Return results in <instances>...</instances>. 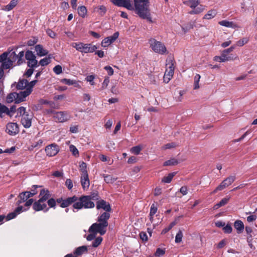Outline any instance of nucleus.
<instances>
[{
  "label": "nucleus",
  "instance_id": "nucleus-1",
  "mask_svg": "<svg viewBox=\"0 0 257 257\" xmlns=\"http://www.w3.org/2000/svg\"><path fill=\"white\" fill-rule=\"evenodd\" d=\"M135 12L143 19L152 22L149 9V0H134Z\"/></svg>",
  "mask_w": 257,
  "mask_h": 257
},
{
  "label": "nucleus",
  "instance_id": "nucleus-2",
  "mask_svg": "<svg viewBox=\"0 0 257 257\" xmlns=\"http://www.w3.org/2000/svg\"><path fill=\"white\" fill-rule=\"evenodd\" d=\"M95 206L94 203L91 200V198L88 196H82L79 198L78 197V200L75 203L73 204L74 209L77 210L84 208H92Z\"/></svg>",
  "mask_w": 257,
  "mask_h": 257
},
{
  "label": "nucleus",
  "instance_id": "nucleus-3",
  "mask_svg": "<svg viewBox=\"0 0 257 257\" xmlns=\"http://www.w3.org/2000/svg\"><path fill=\"white\" fill-rule=\"evenodd\" d=\"M72 46L82 53H93L97 48L95 45L90 43L85 44L81 42L73 43Z\"/></svg>",
  "mask_w": 257,
  "mask_h": 257
},
{
  "label": "nucleus",
  "instance_id": "nucleus-4",
  "mask_svg": "<svg viewBox=\"0 0 257 257\" xmlns=\"http://www.w3.org/2000/svg\"><path fill=\"white\" fill-rule=\"evenodd\" d=\"M150 47L155 53L163 55L167 52L165 45L161 42L157 41L154 38H151L149 40Z\"/></svg>",
  "mask_w": 257,
  "mask_h": 257
},
{
  "label": "nucleus",
  "instance_id": "nucleus-5",
  "mask_svg": "<svg viewBox=\"0 0 257 257\" xmlns=\"http://www.w3.org/2000/svg\"><path fill=\"white\" fill-rule=\"evenodd\" d=\"M108 225L102 223H94L92 224L89 228V232L90 233H99L100 235H104L106 231V227Z\"/></svg>",
  "mask_w": 257,
  "mask_h": 257
},
{
  "label": "nucleus",
  "instance_id": "nucleus-6",
  "mask_svg": "<svg viewBox=\"0 0 257 257\" xmlns=\"http://www.w3.org/2000/svg\"><path fill=\"white\" fill-rule=\"evenodd\" d=\"M235 180V176H229L223 180L211 193V195L215 194L218 191H221L228 186L230 185Z\"/></svg>",
  "mask_w": 257,
  "mask_h": 257
},
{
  "label": "nucleus",
  "instance_id": "nucleus-7",
  "mask_svg": "<svg viewBox=\"0 0 257 257\" xmlns=\"http://www.w3.org/2000/svg\"><path fill=\"white\" fill-rule=\"evenodd\" d=\"M24 56V52L21 51L18 55L15 52H12L9 53V57L13 64L14 62H17V65H20L25 62V60L23 59Z\"/></svg>",
  "mask_w": 257,
  "mask_h": 257
},
{
  "label": "nucleus",
  "instance_id": "nucleus-8",
  "mask_svg": "<svg viewBox=\"0 0 257 257\" xmlns=\"http://www.w3.org/2000/svg\"><path fill=\"white\" fill-rule=\"evenodd\" d=\"M0 62L2 63L0 68H2L3 70L9 69L13 65L7 52L3 53L0 55Z\"/></svg>",
  "mask_w": 257,
  "mask_h": 257
},
{
  "label": "nucleus",
  "instance_id": "nucleus-9",
  "mask_svg": "<svg viewBox=\"0 0 257 257\" xmlns=\"http://www.w3.org/2000/svg\"><path fill=\"white\" fill-rule=\"evenodd\" d=\"M54 118L59 122L68 121L71 118V115L67 111H58L54 112Z\"/></svg>",
  "mask_w": 257,
  "mask_h": 257
},
{
  "label": "nucleus",
  "instance_id": "nucleus-10",
  "mask_svg": "<svg viewBox=\"0 0 257 257\" xmlns=\"http://www.w3.org/2000/svg\"><path fill=\"white\" fill-rule=\"evenodd\" d=\"M110 2L118 7H123L128 10H135L131 0H110Z\"/></svg>",
  "mask_w": 257,
  "mask_h": 257
},
{
  "label": "nucleus",
  "instance_id": "nucleus-11",
  "mask_svg": "<svg viewBox=\"0 0 257 257\" xmlns=\"http://www.w3.org/2000/svg\"><path fill=\"white\" fill-rule=\"evenodd\" d=\"M45 151L47 156L53 157L56 155L59 152V147L56 144H52L46 147Z\"/></svg>",
  "mask_w": 257,
  "mask_h": 257
},
{
  "label": "nucleus",
  "instance_id": "nucleus-12",
  "mask_svg": "<svg viewBox=\"0 0 257 257\" xmlns=\"http://www.w3.org/2000/svg\"><path fill=\"white\" fill-rule=\"evenodd\" d=\"M6 132L11 136H15L19 132L18 125L17 123H8L6 127Z\"/></svg>",
  "mask_w": 257,
  "mask_h": 257
},
{
  "label": "nucleus",
  "instance_id": "nucleus-13",
  "mask_svg": "<svg viewBox=\"0 0 257 257\" xmlns=\"http://www.w3.org/2000/svg\"><path fill=\"white\" fill-rule=\"evenodd\" d=\"M119 33L116 32L112 36L104 38L101 42V46L103 47H107L111 43H113L118 37Z\"/></svg>",
  "mask_w": 257,
  "mask_h": 257
},
{
  "label": "nucleus",
  "instance_id": "nucleus-14",
  "mask_svg": "<svg viewBox=\"0 0 257 257\" xmlns=\"http://www.w3.org/2000/svg\"><path fill=\"white\" fill-rule=\"evenodd\" d=\"M33 208L36 211L43 210L46 212L49 210V208L47 207L46 204L39 199L33 203Z\"/></svg>",
  "mask_w": 257,
  "mask_h": 257
},
{
  "label": "nucleus",
  "instance_id": "nucleus-15",
  "mask_svg": "<svg viewBox=\"0 0 257 257\" xmlns=\"http://www.w3.org/2000/svg\"><path fill=\"white\" fill-rule=\"evenodd\" d=\"M96 208L97 209H102L106 212H109L111 210L109 203L104 200L97 201L96 202Z\"/></svg>",
  "mask_w": 257,
  "mask_h": 257
},
{
  "label": "nucleus",
  "instance_id": "nucleus-16",
  "mask_svg": "<svg viewBox=\"0 0 257 257\" xmlns=\"http://www.w3.org/2000/svg\"><path fill=\"white\" fill-rule=\"evenodd\" d=\"M32 115L29 114L23 115L21 122L25 128H29L32 125Z\"/></svg>",
  "mask_w": 257,
  "mask_h": 257
},
{
  "label": "nucleus",
  "instance_id": "nucleus-17",
  "mask_svg": "<svg viewBox=\"0 0 257 257\" xmlns=\"http://www.w3.org/2000/svg\"><path fill=\"white\" fill-rule=\"evenodd\" d=\"M28 80L25 79H20L18 82H14L12 84V88L16 87L18 90H23L27 87Z\"/></svg>",
  "mask_w": 257,
  "mask_h": 257
},
{
  "label": "nucleus",
  "instance_id": "nucleus-18",
  "mask_svg": "<svg viewBox=\"0 0 257 257\" xmlns=\"http://www.w3.org/2000/svg\"><path fill=\"white\" fill-rule=\"evenodd\" d=\"M78 200V197L76 196L67 198L64 199V201L60 204V206L62 208H65L69 206L72 204H74Z\"/></svg>",
  "mask_w": 257,
  "mask_h": 257
},
{
  "label": "nucleus",
  "instance_id": "nucleus-19",
  "mask_svg": "<svg viewBox=\"0 0 257 257\" xmlns=\"http://www.w3.org/2000/svg\"><path fill=\"white\" fill-rule=\"evenodd\" d=\"M31 94V91L25 90L17 93L18 96H17L16 103H20L23 101H25L26 98Z\"/></svg>",
  "mask_w": 257,
  "mask_h": 257
},
{
  "label": "nucleus",
  "instance_id": "nucleus-20",
  "mask_svg": "<svg viewBox=\"0 0 257 257\" xmlns=\"http://www.w3.org/2000/svg\"><path fill=\"white\" fill-rule=\"evenodd\" d=\"M39 197L41 201L45 203L46 200H48L50 197V192L48 189H41L40 192Z\"/></svg>",
  "mask_w": 257,
  "mask_h": 257
},
{
  "label": "nucleus",
  "instance_id": "nucleus-21",
  "mask_svg": "<svg viewBox=\"0 0 257 257\" xmlns=\"http://www.w3.org/2000/svg\"><path fill=\"white\" fill-rule=\"evenodd\" d=\"M110 218V213L109 212H103L101 214L97 219V221L98 222L102 223L107 225H108V220Z\"/></svg>",
  "mask_w": 257,
  "mask_h": 257
},
{
  "label": "nucleus",
  "instance_id": "nucleus-22",
  "mask_svg": "<svg viewBox=\"0 0 257 257\" xmlns=\"http://www.w3.org/2000/svg\"><path fill=\"white\" fill-rule=\"evenodd\" d=\"M35 51L37 52V54L39 56H44L47 55L48 54V51L44 49L41 45H37L35 47Z\"/></svg>",
  "mask_w": 257,
  "mask_h": 257
},
{
  "label": "nucleus",
  "instance_id": "nucleus-23",
  "mask_svg": "<svg viewBox=\"0 0 257 257\" xmlns=\"http://www.w3.org/2000/svg\"><path fill=\"white\" fill-rule=\"evenodd\" d=\"M81 183L82 188H83L84 190L88 188L90 185L89 180L88 178V175H81Z\"/></svg>",
  "mask_w": 257,
  "mask_h": 257
},
{
  "label": "nucleus",
  "instance_id": "nucleus-24",
  "mask_svg": "<svg viewBox=\"0 0 257 257\" xmlns=\"http://www.w3.org/2000/svg\"><path fill=\"white\" fill-rule=\"evenodd\" d=\"M234 226L237 230V233H241L244 228L243 222L239 220H236L234 223Z\"/></svg>",
  "mask_w": 257,
  "mask_h": 257
},
{
  "label": "nucleus",
  "instance_id": "nucleus-25",
  "mask_svg": "<svg viewBox=\"0 0 257 257\" xmlns=\"http://www.w3.org/2000/svg\"><path fill=\"white\" fill-rule=\"evenodd\" d=\"M199 0H188L184 2V4L189 6L192 9H195L199 5Z\"/></svg>",
  "mask_w": 257,
  "mask_h": 257
},
{
  "label": "nucleus",
  "instance_id": "nucleus-26",
  "mask_svg": "<svg viewBox=\"0 0 257 257\" xmlns=\"http://www.w3.org/2000/svg\"><path fill=\"white\" fill-rule=\"evenodd\" d=\"M18 96L17 92H13L9 94L6 97V101L8 103H11L15 101L16 103L17 96Z\"/></svg>",
  "mask_w": 257,
  "mask_h": 257
},
{
  "label": "nucleus",
  "instance_id": "nucleus-27",
  "mask_svg": "<svg viewBox=\"0 0 257 257\" xmlns=\"http://www.w3.org/2000/svg\"><path fill=\"white\" fill-rule=\"evenodd\" d=\"M205 9V7L203 5H198L197 7L194 9L192 11L189 12L190 14H198L202 13Z\"/></svg>",
  "mask_w": 257,
  "mask_h": 257
},
{
  "label": "nucleus",
  "instance_id": "nucleus-28",
  "mask_svg": "<svg viewBox=\"0 0 257 257\" xmlns=\"http://www.w3.org/2000/svg\"><path fill=\"white\" fill-rule=\"evenodd\" d=\"M87 251V248L86 246L83 245L80 247H77L74 253L77 255H80L84 253V252H86Z\"/></svg>",
  "mask_w": 257,
  "mask_h": 257
},
{
  "label": "nucleus",
  "instance_id": "nucleus-29",
  "mask_svg": "<svg viewBox=\"0 0 257 257\" xmlns=\"http://www.w3.org/2000/svg\"><path fill=\"white\" fill-rule=\"evenodd\" d=\"M18 0H12L10 4L5 6V10L10 11L15 8L18 4Z\"/></svg>",
  "mask_w": 257,
  "mask_h": 257
},
{
  "label": "nucleus",
  "instance_id": "nucleus-30",
  "mask_svg": "<svg viewBox=\"0 0 257 257\" xmlns=\"http://www.w3.org/2000/svg\"><path fill=\"white\" fill-rule=\"evenodd\" d=\"M216 11L215 10H211L208 12V13L204 15L203 19L210 20L214 18L216 15Z\"/></svg>",
  "mask_w": 257,
  "mask_h": 257
},
{
  "label": "nucleus",
  "instance_id": "nucleus-31",
  "mask_svg": "<svg viewBox=\"0 0 257 257\" xmlns=\"http://www.w3.org/2000/svg\"><path fill=\"white\" fill-rule=\"evenodd\" d=\"M19 197L20 199L17 202L18 205H19L21 203H23L29 199V198L27 197V194H26L25 192L21 193L19 195Z\"/></svg>",
  "mask_w": 257,
  "mask_h": 257
},
{
  "label": "nucleus",
  "instance_id": "nucleus-32",
  "mask_svg": "<svg viewBox=\"0 0 257 257\" xmlns=\"http://www.w3.org/2000/svg\"><path fill=\"white\" fill-rule=\"evenodd\" d=\"M176 172H172L169 173L167 176H165L162 179V181L165 183H170L172 180V178L176 175Z\"/></svg>",
  "mask_w": 257,
  "mask_h": 257
},
{
  "label": "nucleus",
  "instance_id": "nucleus-33",
  "mask_svg": "<svg viewBox=\"0 0 257 257\" xmlns=\"http://www.w3.org/2000/svg\"><path fill=\"white\" fill-rule=\"evenodd\" d=\"M78 14L79 16L84 18L87 14V9L85 6L79 7L77 9Z\"/></svg>",
  "mask_w": 257,
  "mask_h": 257
},
{
  "label": "nucleus",
  "instance_id": "nucleus-34",
  "mask_svg": "<svg viewBox=\"0 0 257 257\" xmlns=\"http://www.w3.org/2000/svg\"><path fill=\"white\" fill-rule=\"evenodd\" d=\"M27 65L30 68H37L39 66V64L36 58H34L27 61Z\"/></svg>",
  "mask_w": 257,
  "mask_h": 257
},
{
  "label": "nucleus",
  "instance_id": "nucleus-35",
  "mask_svg": "<svg viewBox=\"0 0 257 257\" xmlns=\"http://www.w3.org/2000/svg\"><path fill=\"white\" fill-rule=\"evenodd\" d=\"M221 62H224L226 61H230L233 60V57L228 56L226 53H224V52L223 51L221 56H220Z\"/></svg>",
  "mask_w": 257,
  "mask_h": 257
},
{
  "label": "nucleus",
  "instance_id": "nucleus-36",
  "mask_svg": "<svg viewBox=\"0 0 257 257\" xmlns=\"http://www.w3.org/2000/svg\"><path fill=\"white\" fill-rule=\"evenodd\" d=\"M229 198H224L220 202L214 205V209H217L221 206L225 205L229 201Z\"/></svg>",
  "mask_w": 257,
  "mask_h": 257
},
{
  "label": "nucleus",
  "instance_id": "nucleus-37",
  "mask_svg": "<svg viewBox=\"0 0 257 257\" xmlns=\"http://www.w3.org/2000/svg\"><path fill=\"white\" fill-rule=\"evenodd\" d=\"M179 163V162L177 160H176L175 158H172L169 160H168L167 161H165L163 165L164 166H175L177 165Z\"/></svg>",
  "mask_w": 257,
  "mask_h": 257
},
{
  "label": "nucleus",
  "instance_id": "nucleus-38",
  "mask_svg": "<svg viewBox=\"0 0 257 257\" xmlns=\"http://www.w3.org/2000/svg\"><path fill=\"white\" fill-rule=\"evenodd\" d=\"M79 167L80 170L82 172L81 175H88L86 170L87 165L86 163L84 162H81L79 165Z\"/></svg>",
  "mask_w": 257,
  "mask_h": 257
},
{
  "label": "nucleus",
  "instance_id": "nucleus-39",
  "mask_svg": "<svg viewBox=\"0 0 257 257\" xmlns=\"http://www.w3.org/2000/svg\"><path fill=\"white\" fill-rule=\"evenodd\" d=\"M219 24L221 26H224L227 28H233L234 24L232 22H229L226 20H223L219 22Z\"/></svg>",
  "mask_w": 257,
  "mask_h": 257
},
{
  "label": "nucleus",
  "instance_id": "nucleus-40",
  "mask_svg": "<svg viewBox=\"0 0 257 257\" xmlns=\"http://www.w3.org/2000/svg\"><path fill=\"white\" fill-rule=\"evenodd\" d=\"M142 149V146L138 145L132 148L131 149V152L135 155H139Z\"/></svg>",
  "mask_w": 257,
  "mask_h": 257
},
{
  "label": "nucleus",
  "instance_id": "nucleus-41",
  "mask_svg": "<svg viewBox=\"0 0 257 257\" xmlns=\"http://www.w3.org/2000/svg\"><path fill=\"white\" fill-rule=\"evenodd\" d=\"M25 58L28 61L34 58H36V57L32 51L28 50L25 53Z\"/></svg>",
  "mask_w": 257,
  "mask_h": 257
},
{
  "label": "nucleus",
  "instance_id": "nucleus-42",
  "mask_svg": "<svg viewBox=\"0 0 257 257\" xmlns=\"http://www.w3.org/2000/svg\"><path fill=\"white\" fill-rule=\"evenodd\" d=\"M169 70L166 69L165 74H167V76L172 78L174 74V68L173 67V64H169L168 66Z\"/></svg>",
  "mask_w": 257,
  "mask_h": 257
},
{
  "label": "nucleus",
  "instance_id": "nucleus-43",
  "mask_svg": "<svg viewBox=\"0 0 257 257\" xmlns=\"http://www.w3.org/2000/svg\"><path fill=\"white\" fill-rule=\"evenodd\" d=\"M3 113H6V114H9V108L5 105L2 104L0 106V116L1 117H3Z\"/></svg>",
  "mask_w": 257,
  "mask_h": 257
},
{
  "label": "nucleus",
  "instance_id": "nucleus-44",
  "mask_svg": "<svg viewBox=\"0 0 257 257\" xmlns=\"http://www.w3.org/2000/svg\"><path fill=\"white\" fill-rule=\"evenodd\" d=\"M104 176V180L105 182L107 183H113L115 180L116 178H113L111 175H103Z\"/></svg>",
  "mask_w": 257,
  "mask_h": 257
},
{
  "label": "nucleus",
  "instance_id": "nucleus-45",
  "mask_svg": "<svg viewBox=\"0 0 257 257\" xmlns=\"http://www.w3.org/2000/svg\"><path fill=\"white\" fill-rule=\"evenodd\" d=\"M200 75L199 74H196L194 77V89H197L199 88V82L200 79Z\"/></svg>",
  "mask_w": 257,
  "mask_h": 257
},
{
  "label": "nucleus",
  "instance_id": "nucleus-46",
  "mask_svg": "<svg viewBox=\"0 0 257 257\" xmlns=\"http://www.w3.org/2000/svg\"><path fill=\"white\" fill-rule=\"evenodd\" d=\"M37 82V80H33L30 82L28 81L27 87L26 88V90L31 91V93L32 92L33 87L36 85Z\"/></svg>",
  "mask_w": 257,
  "mask_h": 257
},
{
  "label": "nucleus",
  "instance_id": "nucleus-47",
  "mask_svg": "<svg viewBox=\"0 0 257 257\" xmlns=\"http://www.w3.org/2000/svg\"><path fill=\"white\" fill-rule=\"evenodd\" d=\"M158 210L157 207L155 205V204H153L151 205L150 216V219L151 220L153 218V216L156 214Z\"/></svg>",
  "mask_w": 257,
  "mask_h": 257
},
{
  "label": "nucleus",
  "instance_id": "nucleus-48",
  "mask_svg": "<svg viewBox=\"0 0 257 257\" xmlns=\"http://www.w3.org/2000/svg\"><path fill=\"white\" fill-rule=\"evenodd\" d=\"M183 237V232L181 230H179L175 236V242L180 243L182 241Z\"/></svg>",
  "mask_w": 257,
  "mask_h": 257
},
{
  "label": "nucleus",
  "instance_id": "nucleus-49",
  "mask_svg": "<svg viewBox=\"0 0 257 257\" xmlns=\"http://www.w3.org/2000/svg\"><path fill=\"white\" fill-rule=\"evenodd\" d=\"M177 146H178V145L176 143H175L174 142H172V143H168V144L164 145L162 147V149H163V150L170 149L172 148H174L176 147H177Z\"/></svg>",
  "mask_w": 257,
  "mask_h": 257
},
{
  "label": "nucleus",
  "instance_id": "nucleus-50",
  "mask_svg": "<svg viewBox=\"0 0 257 257\" xmlns=\"http://www.w3.org/2000/svg\"><path fill=\"white\" fill-rule=\"evenodd\" d=\"M61 82L65 84L68 85H73L76 83L75 80H71V79H66V78H64V79H61Z\"/></svg>",
  "mask_w": 257,
  "mask_h": 257
},
{
  "label": "nucleus",
  "instance_id": "nucleus-51",
  "mask_svg": "<svg viewBox=\"0 0 257 257\" xmlns=\"http://www.w3.org/2000/svg\"><path fill=\"white\" fill-rule=\"evenodd\" d=\"M69 149H70V151L72 152V154L74 156H76V157L78 156L79 152H78V149L76 148V147L75 146H74L73 145H71L69 146Z\"/></svg>",
  "mask_w": 257,
  "mask_h": 257
},
{
  "label": "nucleus",
  "instance_id": "nucleus-52",
  "mask_svg": "<svg viewBox=\"0 0 257 257\" xmlns=\"http://www.w3.org/2000/svg\"><path fill=\"white\" fill-rule=\"evenodd\" d=\"M102 238L101 237H98L95 239L92 242V246L94 247H97L102 242Z\"/></svg>",
  "mask_w": 257,
  "mask_h": 257
},
{
  "label": "nucleus",
  "instance_id": "nucleus-53",
  "mask_svg": "<svg viewBox=\"0 0 257 257\" xmlns=\"http://www.w3.org/2000/svg\"><path fill=\"white\" fill-rule=\"evenodd\" d=\"M248 41V39L247 38H243L236 42V45L239 47L242 46L246 44Z\"/></svg>",
  "mask_w": 257,
  "mask_h": 257
},
{
  "label": "nucleus",
  "instance_id": "nucleus-54",
  "mask_svg": "<svg viewBox=\"0 0 257 257\" xmlns=\"http://www.w3.org/2000/svg\"><path fill=\"white\" fill-rule=\"evenodd\" d=\"M34 68H32V67L30 68V67L29 69H28L26 70V71L25 72V73L24 74V76H25L27 78H29V77H31L34 72Z\"/></svg>",
  "mask_w": 257,
  "mask_h": 257
},
{
  "label": "nucleus",
  "instance_id": "nucleus-55",
  "mask_svg": "<svg viewBox=\"0 0 257 257\" xmlns=\"http://www.w3.org/2000/svg\"><path fill=\"white\" fill-rule=\"evenodd\" d=\"M51 62V61H49V58H47V57H45L42 59H41L39 64V65H40L42 66H46L49 64Z\"/></svg>",
  "mask_w": 257,
  "mask_h": 257
},
{
  "label": "nucleus",
  "instance_id": "nucleus-56",
  "mask_svg": "<svg viewBox=\"0 0 257 257\" xmlns=\"http://www.w3.org/2000/svg\"><path fill=\"white\" fill-rule=\"evenodd\" d=\"M165 253V250L164 249H161L160 248H158L156 250V251L155 253V255L156 257H160L163 255Z\"/></svg>",
  "mask_w": 257,
  "mask_h": 257
},
{
  "label": "nucleus",
  "instance_id": "nucleus-57",
  "mask_svg": "<svg viewBox=\"0 0 257 257\" xmlns=\"http://www.w3.org/2000/svg\"><path fill=\"white\" fill-rule=\"evenodd\" d=\"M53 71L57 74L59 75L62 72V67L59 65L55 66L53 68Z\"/></svg>",
  "mask_w": 257,
  "mask_h": 257
},
{
  "label": "nucleus",
  "instance_id": "nucleus-58",
  "mask_svg": "<svg viewBox=\"0 0 257 257\" xmlns=\"http://www.w3.org/2000/svg\"><path fill=\"white\" fill-rule=\"evenodd\" d=\"M27 210H28V208H25L22 206H19L17 208H16V209L14 211L16 213V214L17 215L18 214H19L20 213H21L22 212L26 211Z\"/></svg>",
  "mask_w": 257,
  "mask_h": 257
},
{
  "label": "nucleus",
  "instance_id": "nucleus-59",
  "mask_svg": "<svg viewBox=\"0 0 257 257\" xmlns=\"http://www.w3.org/2000/svg\"><path fill=\"white\" fill-rule=\"evenodd\" d=\"M175 223L174 222H173L171 223H170L168 227L165 228L164 229H163V230L162 231V234L166 233L175 225Z\"/></svg>",
  "mask_w": 257,
  "mask_h": 257
},
{
  "label": "nucleus",
  "instance_id": "nucleus-60",
  "mask_svg": "<svg viewBox=\"0 0 257 257\" xmlns=\"http://www.w3.org/2000/svg\"><path fill=\"white\" fill-rule=\"evenodd\" d=\"M18 113L20 114V115L22 116L23 115L28 114V112H26V107H23V106H21V107H19L18 109Z\"/></svg>",
  "mask_w": 257,
  "mask_h": 257
},
{
  "label": "nucleus",
  "instance_id": "nucleus-61",
  "mask_svg": "<svg viewBox=\"0 0 257 257\" xmlns=\"http://www.w3.org/2000/svg\"><path fill=\"white\" fill-rule=\"evenodd\" d=\"M65 185L69 190H71L73 188V183L70 179H67L65 181Z\"/></svg>",
  "mask_w": 257,
  "mask_h": 257
},
{
  "label": "nucleus",
  "instance_id": "nucleus-62",
  "mask_svg": "<svg viewBox=\"0 0 257 257\" xmlns=\"http://www.w3.org/2000/svg\"><path fill=\"white\" fill-rule=\"evenodd\" d=\"M223 230L225 233H230L231 232L232 229L230 225L227 224L224 226Z\"/></svg>",
  "mask_w": 257,
  "mask_h": 257
},
{
  "label": "nucleus",
  "instance_id": "nucleus-63",
  "mask_svg": "<svg viewBox=\"0 0 257 257\" xmlns=\"http://www.w3.org/2000/svg\"><path fill=\"white\" fill-rule=\"evenodd\" d=\"M104 69L107 71L109 76H111L113 74V70L111 67L109 66H106L104 67Z\"/></svg>",
  "mask_w": 257,
  "mask_h": 257
},
{
  "label": "nucleus",
  "instance_id": "nucleus-64",
  "mask_svg": "<svg viewBox=\"0 0 257 257\" xmlns=\"http://www.w3.org/2000/svg\"><path fill=\"white\" fill-rule=\"evenodd\" d=\"M98 9L99 11V13L100 15L103 16L105 14L106 12V9L105 6H100L98 7Z\"/></svg>",
  "mask_w": 257,
  "mask_h": 257
}]
</instances>
